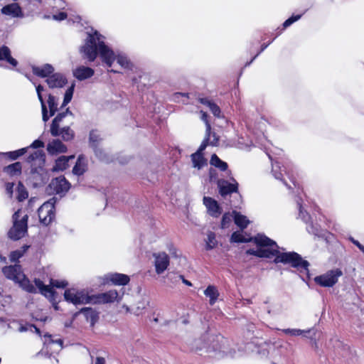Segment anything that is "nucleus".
I'll list each match as a JSON object with an SVG mask.
<instances>
[{
    "instance_id": "obj_54",
    "label": "nucleus",
    "mask_w": 364,
    "mask_h": 364,
    "mask_svg": "<svg viewBox=\"0 0 364 364\" xmlns=\"http://www.w3.org/2000/svg\"><path fill=\"white\" fill-rule=\"evenodd\" d=\"M209 109L215 117H220V109L215 103L213 102L210 106Z\"/></svg>"
},
{
    "instance_id": "obj_47",
    "label": "nucleus",
    "mask_w": 364,
    "mask_h": 364,
    "mask_svg": "<svg viewBox=\"0 0 364 364\" xmlns=\"http://www.w3.org/2000/svg\"><path fill=\"white\" fill-rule=\"evenodd\" d=\"M210 136H211V133H208V134L205 133V139L202 141V143L200 145V146H199L198 151H196V153L203 154L202 152L205 149L207 146L208 144H209V141H210Z\"/></svg>"
},
{
    "instance_id": "obj_50",
    "label": "nucleus",
    "mask_w": 364,
    "mask_h": 364,
    "mask_svg": "<svg viewBox=\"0 0 364 364\" xmlns=\"http://www.w3.org/2000/svg\"><path fill=\"white\" fill-rule=\"evenodd\" d=\"M200 114H201L200 119L205 124V127H206L205 132H206V134L211 133V132H210L211 131V126H210V122H208V116L207 113L203 112V111H200Z\"/></svg>"
},
{
    "instance_id": "obj_62",
    "label": "nucleus",
    "mask_w": 364,
    "mask_h": 364,
    "mask_svg": "<svg viewBox=\"0 0 364 364\" xmlns=\"http://www.w3.org/2000/svg\"><path fill=\"white\" fill-rule=\"evenodd\" d=\"M146 308L145 304H139V305L136 306V309L133 311V313L136 315H139L141 313V311L144 310Z\"/></svg>"
},
{
    "instance_id": "obj_1",
    "label": "nucleus",
    "mask_w": 364,
    "mask_h": 364,
    "mask_svg": "<svg viewBox=\"0 0 364 364\" xmlns=\"http://www.w3.org/2000/svg\"><path fill=\"white\" fill-rule=\"evenodd\" d=\"M80 53L84 59L93 62L99 55L103 63L111 68L114 53L105 43V37L98 31L87 32L84 44L80 48Z\"/></svg>"
},
{
    "instance_id": "obj_6",
    "label": "nucleus",
    "mask_w": 364,
    "mask_h": 364,
    "mask_svg": "<svg viewBox=\"0 0 364 364\" xmlns=\"http://www.w3.org/2000/svg\"><path fill=\"white\" fill-rule=\"evenodd\" d=\"M231 242H254L257 246H272L276 245V242L271 240L264 235L258 234L254 237L246 239L241 233L238 232H234L230 238Z\"/></svg>"
},
{
    "instance_id": "obj_55",
    "label": "nucleus",
    "mask_w": 364,
    "mask_h": 364,
    "mask_svg": "<svg viewBox=\"0 0 364 364\" xmlns=\"http://www.w3.org/2000/svg\"><path fill=\"white\" fill-rule=\"evenodd\" d=\"M42 156H43V154H42V152L41 151H36L33 154H30L28 156L27 161L28 162H31V161L37 159L38 158L42 157Z\"/></svg>"
},
{
    "instance_id": "obj_36",
    "label": "nucleus",
    "mask_w": 364,
    "mask_h": 364,
    "mask_svg": "<svg viewBox=\"0 0 364 364\" xmlns=\"http://www.w3.org/2000/svg\"><path fill=\"white\" fill-rule=\"evenodd\" d=\"M281 166L279 165V162H275L274 164H272V172L273 173V175L276 179L281 180L284 181V183L288 187V188H291V186H288V184L284 181L282 178V173Z\"/></svg>"
},
{
    "instance_id": "obj_34",
    "label": "nucleus",
    "mask_w": 364,
    "mask_h": 364,
    "mask_svg": "<svg viewBox=\"0 0 364 364\" xmlns=\"http://www.w3.org/2000/svg\"><path fill=\"white\" fill-rule=\"evenodd\" d=\"M167 281H164L165 283L169 287H173L177 284L181 278H183V275L178 274L175 272H168L166 277Z\"/></svg>"
},
{
    "instance_id": "obj_48",
    "label": "nucleus",
    "mask_w": 364,
    "mask_h": 364,
    "mask_svg": "<svg viewBox=\"0 0 364 364\" xmlns=\"http://www.w3.org/2000/svg\"><path fill=\"white\" fill-rule=\"evenodd\" d=\"M232 219V216L230 213H226L223 215L222 221H221V228H226L228 227L229 224L231 223Z\"/></svg>"
},
{
    "instance_id": "obj_53",
    "label": "nucleus",
    "mask_w": 364,
    "mask_h": 364,
    "mask_svg": "<svg viewBox=\"0 0 364 364\" xmlns=\"http://www.w3.org/2000/svg\"><path fill=\"white\" fill-rule=\"evenodd\" d=\"M23 256V252L20 250H16L10 254V260L11 262L17 261L20 257Z\"/></svg>"
},
{
    "instance_id": "obj_44",
    "label": "nucleus",
    "mask_w": 364,
    "mask_h": 364,
    "mask_svg": "<svg viewBox=\"0 0 364 364\" xmlns=\"http://www.w3.org/2000/svg\"><path fill=\"white\" fill-rule=\"evenodd\" d=\"M74 92V85L70 87L65 92L62 107H65L72 100Z\"/></svg>"
},
{
    "instance_id": "obj_28",
    "label": "nucleus",
    "mask_w": 364,
    "mask_h": 364,
    "mask_svg": "<svg viewBox=\"0 0 364 364\" xmlns=\"http://www.w3.org/2000/svg\"><path fill=\"white\" fill-rule=\"evenodd\" d=\"M58 132L59 134L58 136H60L66 141L72 140L75 136L74 131L69 126L58 127Z\"/></svg>"
},
{
    "instance_id": "obj_9",
    "label": "nucleus",
    "mask_w": 364,
    "mask_h": 364,
    "mask_svg": "<svg viewBox=\"0 0 364 364\" xmlns=\"http://www.w3.org/2000/svg\"><path fill=\"white\" fill-rule=\"evenodd\" d=\"M259 248L257 250L249 249L246 251L247 255H254L260 258H272L275 257L277 250L279 248L276 244L272 246H259Z\"/></svg>"
},
{
    "instance_id": "obj_7",
    "label": "nucleus",
    "mask_w": 364,
    "mask_h": 364,
    "mask_svg": "<svg viewBox=\"0 0 364 364\" xmlns=\"http://www.w3.org/2000/svg\"><path fill=\"white\" fill-rule=\"evenodd\" d=\"M343 274L340 269H331L325 274L317 276L314 278V282L323 287H332L338 281V278Z\"/></svg>"
},
{
    "instance_id": "obj_11",
    "label": "nucleus",
    "mask_w": 364,
    "mask_h": 364,
    "mask_svg": "<svg viewBox=\"0 0 364 364\" xmlns=\"http://www.w3.org/2000/svg\"><path fill=\"white\" fill-rule=\"evenodd\" d=\"M155 270L157 274H161L169 265V257L164 252L154 253Z\"/></svg>"
},
{
    "instance_id": "obj_10",
    "label": "nucleus",
    "mask_w": 364,
    "mask_h": 364,
    "mask_svg": "<svg viewBox=\"0 0 364 364\" xmlns=\"http://www.w3.org/2000/svg\"><path fill=\"white\" fill-rule=\"evenodd\" d=\"M2 272L7 279L13 280L16 283L22 280L25 276L19 264L4 267L2 269Z\"/></svg>"
},
{
    "instance_id": "obj_32",
    "label": "nucleus",
    "mask_w": 364,
    "mask_h": 364,
    "mask_svg": "<svg viewBox=\"0 0 364 364\" xmlns=\"http://www.w3.org/2000/svg\"><path fill=\"white\" fill-rule=\"evenodd\" d=\"M233 213L235 214V216H234L235 223L238 227H240L242 230L246 228L250 223V221L247 218V217L243 215H241L240 213H237L235 211H234Z\"/></svg>"
},
{
    "instance_id": "obj_59",
    "label": "nucleus",
    "mask_w": 364,
    "mask_h": 364,
    "mask_svg": "<svg viewBox=\"0 0 364 364\" xmlns=\"http://www.w3.org/2000/svg\"><path fill=\"white\" fill-rule=\"evenodd\" d=\"M33 149L41 148L44 146V143L41 140H35L30 146Z\"/></svg>"
},
{
    "instance_id": "obj_63",
    "label": "nucleus",
    "mask_w": 364,
    "mask_h": 364,
    "mask_svg": "<svg viewBox=\"0 0 364 364\" xmlns=\"http://www.w3.org/2000/svg\"><path fill=\"white\" fill-rule=\"evenodd\" d=\"M211 134H212L213 139V140H211V141L210 140L209 141V144L211 146H217L218 143V141H219V137L216 135L215 133H213Z\"/></svg>"
},
{
    "instance_id": "obj_17",
    "label": "nucleus",
    "mask_w": 364,
    "mask_h": 364,
    "mask_svg": "<svg viewBox=\"0 0 364 364\" xmlns=\"http://www.w3.org/2000/svg\"><path fill=\"white\" fill-rule=\"evenodd\" d=\"M46 82L50 88H60L67 83V80L63 75L55 73L46 79Z\"/></svg>"
},
{
    "instance_id": "obj_57",
    "label": "nucleus",
    "mask_w": 364,
    "mask_h": 364,
    "mask_svg": "<svg viewBox=\"0 0 364 364\" xmlns=\"http://www.w3.org/2000/svg\"><path fill=\"white\" fill-rule=\"evenodd\" d=\"M67 18V14L65 12H60L58 14L53 15V18L57 21H62Z\"/></svg>"
},
{
    "instance_id": "obj_41",
    "label": "nucleus",
    "mask_w": 364,
    "mask_h": 364,
    "mask_svg": "<svg viewBox=\"0 0 364 364\" xmlns=\"http://www.w3.org/2000/svg\"><path fill=\"white\" fill-rule=\"evenodd\" d=\"M18 283L26 291L30 293L36 292L35 287L30 283V281L26 277V276H24V278L22 280H20Z\"/></svg>"
},
{
    "instance_id": "obj_26",
    "label": "nucleus",
    "mask_w": 364,
    "mask_h": 364,
    "mask_svg": "<svg viewBox=\"0 0 364 364\" xmlns=\"http://www.w3.org/2000/svg\"><path fill=\"white\" fill-rule=\"evenodd\" d=\"M36 286L38 288L40 292L46 297L51 298L53 296L55 291L51 287L48 285H45L43 282L39 279H36L34 280Z\"/></svg>"
},
{
    "instance_id": "obj_18",
    "label": "nucleus",
    "mask_w": 364,
    "mask_h": 364,
    "mask_svg": "<svg viewBox=\"0 0 364 364\" xmlns=\"http://www.w3.org/2000/svg\"><path fill=\"white\" fill-rule=\"evenodd\" d=\"M94 74L95 71L92 68L83 65L79 66L73 70L74 77L80 81L90 78Z\"/></svg>"
},
{
    "instance_id": "obj_31",
    "label": "nucleus",
    "mask_w": 364,
    "mask_h": 364,
    "mask_svg": "<svg viewBox=\"0 0 364 364\" xmlns=\"http://www.w3.org/2000/svg\"><path fill=\"white\" fill-rule=\"evenodd\" d=\"M204 294L207 297L210 298V305H213L215 304L219 296L218 291L214 286H208L204 291Z\"/></svg>"
},
{
    "instance_id": "obj_12",
    "label": "nucleus",
    "mask_w": 364,
    "mask_h": 364,
    "mask_svg": "<svg viewBox=\"0 0 364 364\" xmlns=\"http://www.w3.org/2000/svg\"><path fill=\"white\" fill-rule=\"evenodd\" d=\"M68 116H70L73 117V112L69 109V108H67L65 111L62 112L60 113H58L55 117L53 119L51 125H50V134L53 136H58V127H60V125L63 124V120L65 118H66Z\"/></svg>"
},
{
    "instance_id": "obj_22",
    "label": "nucleus",
    "mask_w": 364,
    "mask_h": 364,
    "mask_svg": "<svg viewBox=\"0 0 364 364\" xmlns=\"http://www.w3.org/2000/svg\"><path fill=\"white\" fill-rule=\"evenodd\" d=\"M331 343H332L335 351L339 355H341L342 357H347L349 355V346L344 344L341 341L336 338H332L331 339Z\"/></svg>"
},
{
    "instance_id": "obj_15",
    "label": "nucleus",
    "mask_w": 364,
    "mask_h": 364,
    "mask_svg": "<svg viewBox=\"0 0 364 364\" xmlns=\"http://www.w3.org/2000/svg\"><path fill=\"white\" fill-rule=\"evenodd\" d=\"M237 183H231L225 180H218V186L219 193L223 197H225L232 193L237 192Z\"/></svg>"
},
{
    "instance_id": "obj_37",
    "label": "nucleus",
    "mask_w": 364,
    "mask_h": 364,
    "mask_svg": "<svg viewBox=\"0 0 364 364\" xmlns=\"http://www.w3.org/2000/svg\"><path fill=\"white\" fill-rule=\"evenodd\" d=\"M125 290L126 288L124 286L115 287V301H117V306L119 304V301L129 298L128 294L124 297Z\"/></svg>"
},
{
    "instance_id": "obj_56",
    "label": "nucleus",
    "mask_w": 364,
    "mask_h": 364,
    "mask_svg": "<svg viewBox=\"0 0 364 364\" xmlns=\"http://www.w3.org/2000/svg\"><path fill=\"white\" fill-rule=\"evenodd\" d=\"M14 183H6V191L9 197H12L13 195V189H14Z\"/></svg>"
},
{
    "instance_id": "obj_3",
    "label": "nucleus",
    "mask_w": 364,
    "mask_h": 364,
    "mask_svg": "<svg viewBox=\"0 0 364 364\" xmlns=\"http://www.w3.org/2000/svg\"><path fill=\"white\" fill-rule=\"evenodd\" d=\"M274 262L276 264H289L290 267L296 269L300 274H303L301 275V277L304 281L310 278L309 262L304 259L299 254L295 252H282L277 250Z\"/></svg>"
},
{
    "instance_id": "obj_8",
    "label": "nucleus",
    "mask_w": 364,
    "mask_h": 364,
    "mask_svg": "<svg viewBox=\"0 0 364 364\" xmlns=\"http://www.w3.org/2000/svg\"><path fill=\"white\" fill-rule=\"evenodd\" d=\"M54 198L44 203L38 210L41 223L45 225H49L55 218Z\"/></svg>"
},
{
    "instance_id": "obj_2",
    "label": "nucleus",
    "mask_w": 364,
    "mask_h": 364,
    "mask_svg": "<svg viewBox=\"0 0 364 364\" xmlns=\"http://www.w3.org/2000/svg\"><path fill=\"white\" fill-rule=\"evenodd\" d=\"M65 300L74 305L86 304H105L112 302V295L109 293H102L96 295H88L85 290L68 289L64 292Z\"/></svg>"
},
{
    "instance_id": "obj_30",
    "label": "nucleus",
    "mask_w": 364,
    "mask_h": 364,
    "mask_svg": "<svg viewBox=\"0 0 364 364\" xmlns=\"http://www.w3.org/2000/svg\"><path fill=\"white\" fill-rule=\"evenodd\" d=\"M102 140L100 134L96 130H92L90 132L89 141L92 149L99 147L100 143Z\"/></svg>"
},
{
    "instance_id": "obj_40",
    "label": "nucleus",
    "mask_w": 364,
    "mask_h": 364,
    "mask_svg": "<svg viewBox=\"0 0 364 364\" xmlns=\"http://www.w3.org/2000/svg\"><path fill=\"white\" fill-rule=\"evenodd\" d=\"M217 244L218 241L215 238V234L211 231L208 232L206 240V249L212 250L217 245Z\"/></svg>"
},
{
    "instance_id": "obj_29",
    "label": "nucleus",
    "mask_w": 364,
    "mask_h": 364,
    "mask_svg": "<svg viewBox=\"0 0 364 364\" xmlns=\"http://www.w3.org/2000/svg\"><path fill=\"white\" fill-rule=\"evenodd\" d=\"M191 160L193 167L200 169L207 164L206 159L203 157V154L195 152L191 155Z\"/></svg>"
},
{
    "instance_id": "obj_20",
    "label": "nucleus",
    "mask_w": 364,
    "mask_h": 364,
    "mask_svg": "<svg viewBox=\"0 0 364 364\" xmlns=\"http://www.w3.org/2000/svg\"><path fill=\"white\" fill-rule=\"evenodd\" d=\"M203 203L212 216L218 217L221 213L220 208L215 200L210 197H204Z\"/></svg>"
},
{
    "instance_id": "obj_60",
    "label": "nucleus",
    "mask_w": 364,
    "mask_h": 364,
    "mask_svg": "<svg viewBox=\"0 0 364 364\" xmlns=\"http://www.w3.org/2000/svg\"><path fill=\"white\" fill-rule=\"evenodd\" d=\"M199 100V102H200L201 104H203V105H204L207 106L208 108H209V107H210V106L213 103V101H211V100H210L209 99L205 98V97L199 98V100Z\"/></svg>"
},
{
    "instance_id": "obj_45",
    "label": "nucleus",
    "mask_w": 364,
    "mask_h": 364,
    "mask_svg": "<svg viewBox=\"0 0 364 364\" xmlns=\"http://www.w3.org/2000/svg\"><path fill=\"white\" fill-rule=\"evenodd\" d=\"M297 205H298V208H299V217L306 223H309L311 220L310 215L307 212L303 210L301 204L300 203L299 201H297Z\"/></svg>"
},
{
    "instance_id": "obj_61",
    "label": "nucleus",
    "mask_w": 364,
    "mask_h": 364,
    "mask_svg": "<svg viewBox=\"0 0 364 364\" xmlns=\"http://www.w3.org/2000/svg\"><path fill=\"white\" fill-rule=\"evenodd\" d=\"M350 240L354 244L355 246L358 247V249L364 253V246L361 245L358 240H355L353 237H350Z\"/></svg>"
},
{
    "instance_id": "obj_35",
    "label": "nucleus",
    "mask_w": 364,
    "mask_h": 364,
    "mask_svg": "<svg viewBox=\"0 0 364 364\" xmlns=\"http://www.w3.org/2000/svg\"><path fill=\"white\" fill-rule=\"evenodd\" d=\"M130 278L128 275L115 272V287L125 286L129 284Z\"/></svg>"
},
{
    "instance_id": "obj_21",
    "label": "nucleus",
    "mask_w": 364,
    "mask_h": 364,
    "mask_svg": "<svg viewBox=\"0 0 364 364\" xmlns=\"http://www.w3.org/2000/svg\"><path fill=\"white\" fill-rule=\"evenodd\" d=\"M33 73L41 77H49V75L54 71L53 67L50 64H45L41 67L32 66Z\"/></svg>"
},
{
    "instance_id": "obj_14",
    "label": "nucleus",
    "mask_w": 364,
    "mask_h": 364,
    "mask_svg": "<svg viewBox=\"0 0 364 364\" xmlns=\"http://www.w3.org/2000/svg\"><path fill=\"white\" fill-rule=\"evenodd\" d=\"M2 14L11 18H19L23 16V13L21 6L17 3H11L2 7L1 9Z\"/></svg>"
},
{
    "instance_id": "obj_58",
    "label": "nucleus",
    "mask_w": 364,
    "mask_h": 364,
    "mask_svg": "<svg viewBox=\"0 0 364 364\" xmlns=\"http://www.w3.org/2000/svg\"><path fill=\"white\" fill-rule=\"evenodd\" d=\"M41 110H42V119H43V121L44 122H46L49 119V117L50 116L48 114V109H47L46 107H41Z\"/></svg>"
},
{
    "instance_id": "obj_39",
    "label": "nucleus",
    "mask_w": 364,
    "mask_h": 364,
    "mask_svg": "<svg viewBox=\"0 0 364 364\" xmlns=\"http://www.w3.org/2000/svg\"><path fill=\"white\" fill-rule=\"evenodd\" d=\"M28 196V193L21 182H18L17 186V200L18 201H23L26 199Z\"/></svg>"
},
{
    "instance_id": "obj_13",
    "label": "nucleus",
    "mask_w": 364,
    "mask_h": 364,
    "mask_svg": "<svg viewBox=\"0 0 364 364\" xmlns=\"http://www.w3.org/2000/svg\"><path fill=\"white\" fill-rule=\"evenodd\" d=\"M50 187L57 194H65L70 189V184L65 177L61 176L52 180Z\"/></svg>"
},
{
    "instance_id": "obj_43",
    "label": "nucleus",
    "mask_w": 364,
    "mask_h": 364,
    "mask_svg": "<svg viewBox=\"0 0 364 364\" xmlns=\"http://www.w3.org/2000/svg\"><path fill=\"white\" fill-rule=\"evenodd\" d=\"M96 156L102 161L108 162L109 159L106 152L100 146L93 149Z\"/></svg>"
},
{
    "instance_id": "obj_38",
    "label": "nucleus",
    "mask_w": 364,
    "mask_h": 364,
    "mask_svg": "<svg viewBox=\"0 0 364 364\" xmlns=\"http://www.w3.org/2000/svg\"><path fill=\"white\" fill-rule=\"evenodd\" d=\"M311 329L309 330H301V329H296V328H285L283 329L282 331L285 334H290L291 336H300L302 335L305 337H307V334H309L311 332Z\"/></svg>"
},
{
    "instance_id": "obj_24",
    "label": "nucleus",
    "mask_w": 364,
    "mask_h": 364,
    "mask_svg": "<svg viewBox=\"0 0 364 364\" xmlns=\"http://www.w3.org/2000/svg\"><path fill=\"white\" fill-rule=\"evenodd\" d=\"M115 60H117V63L124 70H130L133 68V64L129 59L122 52H115Z\"/></svg>"
},
{
    "instance_id": "obj_33",
    "label": "nucleus",
    "mask_w": 364,
    "mask_h": 364,
    "mask_svg": "<svg viewBox=\"0 0 364 364\" xmlns=\"http://www.w3.org/2000/svg\"><path fill=\"white\" fill-rule=\"evenodd\" d=\"M210 163L220 171H226L228 167V164L222 161L215 154L211 156Z\"/></svg>"
},
{
    "instance_id": "obj_25",
    "label": "nucleus",
    "mask_w": 364,
    "mask_h": 364,
    "mask_svg": "<svg viewBox=\"0 0 364 364\" xmlns=\"http://www.w3.org/2000/svg\"><path fill=\"white\" fill-rule=\"evenodd\" d=\"M87 170V164L85 158L83 156H79L75 166L73 168V173L77 176L82 175Z\"/></svg>"
},
{
    "instance_id": "obj_19",
    "label": "nucleus",
    "mask_w": 364,
    "mask_h": 364,
    "mask_svg": "<svg viewBox=\"0 0 364 364\" xmlns=\"http://www.w3.org/2000/svg\"><path fill=\"white\" fill-rule=\"evenodd\" d=\"M47 151L50 154L65 153L67 151L66 146L59 139H53L47 146Z\"/></svg>"
},
{
    "instance_id": "obj_5",
    "label": "nucleus",
    "mask_w": 364,
    "mask_h": 364,
    "mask_svg": "<svg viewBox=\"0 0 364 364\" xmlns=\"http://www.w3.org/2000/svg\"><path fill=\"white\" fill-rule=\"evenodd\" d=\"M220 336L206 333L201 338L195 341V350L200 351L205 349L207 352L220 350Z\"/></svg>"
},
{
    "instance_id": "obj_4",
    "label": "nucleus",
    "mask_w": 364,
    "mask_h": 364,
    "mask_svg": "<svg viewBox=\"0 0 364 364\" xmlns=\"http://www.w3.org/2000/svg\"><path fill=\"white\" fill-rule=\"evenodd\" d=\"M28 215H22L21 210H18L14 213L12 216L13 226L8 232L11 239L18 240L26 235L28 230Z\"/></svg>"
},
{
    "instance_id": "obj_49",
    "label": "nucleus",
    "mask_w": 364,
    "mask_h": 364,
    "mask_svg": "<svg viewBox=\"0 0 364 364\" xmlns=\"http://www.w3.org/2000/svg\"><path fill=\"white\" fill-rule=\"evenodd\" d=\"M50 284L53 287L56 288H65L68 285V282L65 280L59 281L53 279H50Z\"/></svg>"
},
{
    "instance_id": "obj_27",
    "label": "nucleus",
    "mask_w": 364,
    "mask_h": 364,
    "mask_svg": "<svg viewBox=\"0 0 364 364\" xmlns=\"http://www.w3.org/2000/svg\"><path fill=\"white\" fill-rule=\"evenodd\" d=\"M22 166L20 162H16L4 168V172L10 176H19L21 173Z\"/></svg>"
},
{
    "instance_id": "obj_42",
    "label": "nucleus",
    "mask_w": 364,
    "mask_h": 364,
    "mask_svg": "<svg viewBox=\"0 0 364 364\" xmlns=\"http://www.w3.org/2000/svg\"><path fill=\"white\" fill-rule=\"evenodd\" d=\"M80 313L83 314L86 318L90 319L91 321H94L96 319L97 315L95 311L90 307H84L80 309Z\"/></svg>"
},
{
    "instance_id": "obj_64",
    "label": "nucleus",
    "mask_w": 364,
    "mask_h": 364,
    "mask_svg": "<svg viewBox=\"0 0 364 364\" xmlns=\"http://www.w3.org/2000/svg\"><path fill=\"white\" fill-rule=\"evenodd\" d=\"M307 230L309 232L312 233L315 235H318V230L317 228H315L313 225H310L309 227H307Z\"/></svg>"
},
{
    "instance_id": "obj_46",
    "label": "nucleus",
    "mask_w": 364,
    "mask_h": 364,
    "mask_svg": "<svg viewBox=\"0 0 364 364\" xmlns=\"http://www.w3.org/2000/svg\"><path fill=\"white\" fill-rule=\"evenodd\" d=\"M119 301V304L117 306V301H115V309H117L119 314H127L129 312V308L126 303Z\"/></svg>"
},
{
    "instance_id": "obj_51",
    "label": "nucleus",
    "mask_w": 364,
    "mask_h": 364,
    "mask_svg": "<svg viewBox=\"0 0 364 364\" xmlns=\"http://www.w3.org/2000/svg\"><path fill=\"white\" fill-rule=\"evenodd\" d=\"M302 14H299V15H296V16H291L290 18H289L288 19H287L284 23H283V26L284 28H287L288 26H289L290 25H291L293 23H294L295 21H298L299 19H300V18L301 17Z\"/></svg>"
},
{
    "instance_id": "obj_23",
    "label": "nucleus",
    "mask_w": 364,
    "mask_h": 364,
    "mask_svg": "<svg viewBox=\"0 0 364 364\" xmlns=\"http://www.w3.org/2000/svg\"><path fill=\"white\" fill-rule=\"evenodd\" d=\"M74 159V156H60L58 159L55 160V165L52 168V171L53 172L63 171L67 168L68 166V161L70 159Z\"/></svg>"
},
{
    "instance_id": "obj_52",
    "label": "nucleus",
    "mask_w": 364,
    "mask_h": 364,
    "mask_svg": "<svg viewBox=\"0 0 364 364\" xmlns=\"http://www.w3.org/2000/svg\"><path fill=\"white\" fill-rule=\"evenodd\" d=\"M48 105L49 108H58V103H57L56 98L50 94L48 95Z\"/></svg>"
},
{
    "instance_id": "obj_16",
    "label": "nucleus",
    "mask_w": 364,
    "mask_h": 364,
    "mask_svg": "<svg viewBox=\"0 0 364 364\" xmlns=\"http://www.w3.org/2000/svg\"><path fill=\"white\" fill-rule=\"evenodd\" d=\"M0 61H4L9 64L7 68H14L18 65V61L11 56V52L9 47L3 46L0 47Z\"/></svg>"
}]
</instances>
